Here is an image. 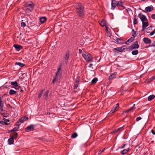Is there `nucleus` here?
I'll return each instance as SVG.
<instances>
[{
	"mask_svg": "<svg viewBox=\"0 0 155 155\" xmlns=\"http://www.w3.org/2000/svg\"><path fill=\"white\" fill-rule=\"evenodd\" d=\"M76 12L81 17L84 14V7L80 3H78L76 5Z\"/></svg>",
	"mask_w": 155,
	"mask_h": 155,
	"instance_id": "1",
	"label": "nucleus"
},
{
	"mask_svg": "<svg viewBox=\"0 0 155 155\" xmlns=\"http://www.w3.org/2000/svg\"><path fill=\"white\" fill-rule=\"evenodd\" d=\"M82 55L86 61L90 62L92 61L93 58L89 53L85 51L83 52Z\"/></svg>",
	"mask_w": 155,
	"mask_h": 155,
	"instance_id": "2",
	"label": "nucleus"
},
{
	"mask_svg": "<svg viewBox=\"0 0 155 155\" xmlns=\"http://www.w3.org/2000/svg\"><path fill=\"white\" fill-rule=\"evenodd\" d=\"M139 47V45L138 44V42L136 41L134 42L129 47V49L131 50L134 49H137Z\"/></svg>",
	"mask_w": 155,
	"mask_h": 155,
	"instance_id": "3",
	"label": "nucleus"
},
{
	"mask_svg": "<svg viewBox=\"0 0 155 155\" xmlns=\"http://www.w3.org/2000/svg\"><path fill=\"white\" fill-rule=\"evenodd\" d=\"M138 16L139 18L140 19L141 21L143 22H144L145 21H147L148 20L146 16L142 14L141 13H140L138 15Z\"/></svg>",
	"mask_w": 155,
	"mask_h": 155,
	"instance_id": "4",
	"label": "nucleus"
},
{
	"mask_svg": "<svg viewBox=\"0 0 155 155\" xmlns=\"http://www.w3.org/2000/svg\"><path fill=\"white\" fill-rule=\"evenodd\" d=\"M35 127L34 125L31 124L28 126L26 128H25V131L27 132H29L31 131H32L34 130Z\"/></svg>",
	"mask_w": 155,
	"mask_h": 155,
	"instance_id": "5",
	"label": "nucleus"
},
{
	"mask_svg": "<svg viewBox=\"0 0 155 155\" xmlns=\"http://www.w3.org/2000/svg\"><path fill=\"white\" fill-rule=\"evenodd\" d=\"M34 5L32 2H30L25 4V7H29L31 8L32 10L33 9Z\"/></svg>",
	"mask_w": 155,
	"mask_h": 155,
	"instance_id": "6",
	"label": "nucleus"
},
{
	"mask_svg": "<svg viewBox=\"0 0 155 155\" xmlns=\"http://www.w3.org/2000/svg\"><path fill=\"white\" fill-rule=\"evenodd\" d=\"M119 104L117 103L111 109L110 113H111L114 112L118 110V108L119 107Z\"/></svg>",
	"mask_w": 155,
	"mask_h": 155,
	"instance_id": "7",
	"label": "nucleus"
},
{
	"mask_svg": "<svg viewBox=\"0 0 155 155\" xmlns=\"http://www.w3.org/2000/svg\"><path fill=\"white\" fill-rule=\"evenodd\" d=\"M111 5V9L112 10H114L115 7L117 6V2L115 0H112Z\"/></svg>",
	"mask_w": 155,
	"mask_h": 155,
	"instance_id": "8",
	"label": "nucleus"
},
{
	"mask_svg": "<svg viewBox=\"0 0 155 155\" xmlns=\"http://www.w3.org/2000/svg\"><path fill=\"white\" fill-rule=\"evenodd\" d=\"M28 119V118L27 117L25 116L23 117L19 120V121L18 122V123H23L24 121L27 120Z\"/></svg>",
	"mask_w": 155,
	"mask_h": 155,
	"instance_id": "9",
	"label": "nucleus"
},
{
	"mask_svg": "<svg viewBox=\"0 0 155 155\" xmlns=\"http://www.w3.org/2000/svg\"><path fill=\"white\" fill-rule=\"evenodd\" d=\"M61 66H60V67L58 69V71L56 73L55 77H57L58 75H59L60 77H61L62 73V71H61Z\"/></svg>",
	"mask_w": 155,
	"mask_h": 155,
	"instance_id": "10",
	"label": "nucleus"
},
{
	"mask_svg": "<svg viewBox=\"0 0 155 155\" xmlns=\"http://www.w3.org/2000/svg\"><path fill=\"white\" fill-rule=\"evenodd\" d=\"M148 25V20L144 22H142V31H143L146 28Z\"/></svg>",
	"mask_w": 155,
	"mask_h": 155,
	"instance_id": "11",
	"label": "nucleus"
},
{
	"mask_svg": "<svg viewBox=\"0 0 155 155\" xmlns=\"http://www.w3.org/2000/svg\"><path fill=\"white\" fill-rule=\"evenodd\" d=\"M125 49L124 46H123L120 47H117V48H114V50L118 51L120 52H122L124 51Z\"/></svg>",
	"mask_w": 155,
	"mask_h": 155,
	"instance_id": "12",
	"label": "nucleus"
},
{
	"mask_svg": "<svg viewBox=\"0 0 155 155\" xmlns=\"http://www.w3.org/2000/svg\"><path fill=\"white\" fill-rule=\"evenodd\" d=\"M143 41L146 44H150L151 42L150 39L147 38H144L143 39Z\"/></svg>",
	"mask_w": 155,
	"mask_h": 155,
	"instance_id": "13",
	"label": "nucleus"
},
{
	"mask_svg": "<svg viewBox=\"0 0 155 155\" xmlns=\"http://www.w3.org/2000/svg\"><path fill=\"white\" fill-rule=\"evenodd\" d=\"M13 47L15 48L16 50L18 51H19L22 48V46L17 45H14Z\"/></svg>",
	"mask_w": 155,
	"mask_h": 155,
	"instance_id": "14",
	"label": "nucleus"
},
{
	"mask_svg": "<svg viewBox=\"0 0 155 155\" xmlns=\"http://www.w3.org/2000/svg\"><path fill=\"white\" fill-rule=\"evenodd\" d=\"M69 58V52L68 51L66 52V54L64 57V59L66 61H68Z\"/></svg>",
	"mask_w": 155,
	"mask_h": 155,
	"instance_id": "15",
	"label": "nucleus"
},
{
	"mask_svg": "<svg viewBox=\"0 0 155 155\" xmlns=\"http://www.w3.org/2000/svg\"><path fill=\"white\" fill-rule=\"evenodd\" d=\"M3 121H0V123L3 124L8 125V122H9V120L5 118L3 119Z\"/></svg>",
	"mask_w": 155,
	"mask_h": 155,
	"instance_id": "16",
	"label": "nucleus"
},
{
	"mask_svg": "<svg viewBox=\"0 0 155 155\" xmlns=\"http://www.w3.org/2000/svg\"><path fill=\"white\" fill-rule=\"evenodd\" d=\"M4 104L2 100V98L0 97V110L3 111V108Z\"/></svg>",
	"mask_w": 155,
	"mask_h": 155,
	"instance_id": "17",
	"label": "nucleus"
},
{
	"mask_svg": "<svg viewBox=\"0 0 155 155\" xmlns=\"http://www.w3.org/2000/svg\"><path fill=\"white\" fill-rule=\"evenodd\" d=\"M153 6H148L145 8V10L147 12H150L153 10Z\"/></svg>",
	"mask_w": 155,
	"mask_h": 155,
	"instance_id": "18",
	"label": "nucleus"
},
{
	"mask_svg": "<svg viewBox=\"0 0 155 155\" xmlns=\"http://www.w3.org/2000/svg\"><path fill=\"white\" fill-rule=\"evenodd\" d=\"M14 139L13 138V137H11L8 140V144L10 145L13 144L14 142Z\"/></svg>",
	"mask_w": 155,
	"mask_h": 155,
	"instance_id": "19",
	"label": "nucleus"
},
{
	"mask_svg": "<svg viewBox=\"0 0 155 155\" xmlns=\"http://www.w3.org/2000/svg\"><path fill=\"white\" fill-rule=\"evenodd\" d=\"M100 25L102 27H104L107 25L106 22V21L104 19L102 20L100 22Z\"/></svg>",
	"mask_w": 155,
	"mask_h": 155,
	"instance_id": "20",
	"label": "nucleus"
},
{
	"mask_svg": "<svg viewBox=\"0 0 155 155\" xmlns=\"http://www.w3.org/2000/svg\"><path fill=\"white\" fill-rule=\"evenodd\" d=\"M117 74V72H115L114 73L112 74L109 77V79L110 80L113 79L114 78H115V77L116 75Z\"/></svg>",
	"mask_w": 155,
	"mask_h": 155,
	"instance_id": "21",
	"label": "nucleus"
},
{
	"mask_svg": "<svg viewBox=\"0 0 155 155\" xmlns=\"http://www.w3.org/2000/svg\"><path fill=\"white\" fill-rule=\"evenodd\" d=\"M16 93V91L12 89H11L9 91V94L11 95L15 94Z\"/></svg>",
	"mask_w": 155,
	"mask_h": 155,
	"instance_id": "22",
	"label": "nucleus"
},
{
	"mask_svg": "<svg viewBox=\"0 0 155 155\" xmlns=\"http://www.w3.org/2000/svg\"><path fill=\"white\" fill-rule=\"evenodd\" d=\"M46 18L45 17H41L40 19V21L41 23H43L46 21Z\"/></svg>",
	"mask_w": 155,
	"mask_h": 155,
	"instance_id": "23",
	"label": "nucleus"
},
{
	"mask_svg": "<svg viewBox=\"0 0 155 155\" xmlns=\"http://www.w3.org/2000/svg\"><path fill=\"white\" fill-rule=\"evenodd\" d=\"M155 98V96L153 95L152 94L150 96H149L148 98V101H151L153 99Z\"/></svg>",
	"mask_w": 155,
	"mask_h": 155,
	"instance_id": "24",
	"label": "nucleus"
},
{
	"mask_svg": "<svg viewBox=\"0 0 155 155\" xmlns=\"http://www.w3.org/2000/svg\"><path fill=\"white\" fill-rule=\"evenodd\" d=\"M123 2L121 1L117 2V6L123 7L124 8V7L123 5Z\"/></svg>",
	"mask_w": 155,
	"mask_h": 155,
	"instance_id": "25",
	"label": "nucleus"
},
{
	"mask_svg": "<svg viewBox=\"0 0 155 155\" xmlns=\"http://www.w3.org/2000/svg\"><path fill=\"white\" fill-rule=\"evenodd\" d=\"M97 80L98 79L97 78H94L91 81V84H95L97 82Z\"/></svg>",
	"mask_w": 155,
	"mask_h": 155,
	"instance_id": "26",
	"label": "nucleus"
},
{
	"mask_svg": "<svg viewBox=\"0 0 155 155\" xmlns=\"http://www.w3.org/2000/svg\"><path fill=\"white\" fill-rule=\"evenodd\" d=\"M129 148H128L127 149H124L123 151H122L121 152V154L122 155H124L127 153V152L129 151Z\"/></svg>",
	"mask_w": 155,
	"mask_h": 155,
	"instance_id": "27",
	"label": "nucleus"
},
{
	"mask_svg": "<svg viewBox=\"0 0 155 155\" xmlns=\"http://www.w3.org/2000/svg\"><path fill=\"white\" fill-rule=\"evenodd\" d=\"M15 65H18L21 67H22L24 66L25 65V64L21 63L20 62H16L15 63Z\"/></svg>",
	"mask_w": 155,
	"mask_h": 155,
	"instance_id": "28",
	"label": "nucleus"
},
{
	"mask_svg": "<svg viewBox=\"0 0 155 155\" xmlns=\"http://www.w3.org/2000/svg\"><path fill=\"white\" fill-rule=\"evenodd\" d=\"M49 93V91L48 90L46 92H45L44 95L43 96L44 97H45V98L46 99L47 98V97L48 96V93Z\"/></svg>",
	"mask_w": 155,
	"mask_h": 155,
	"instance_id": "29",
	"label": "nucleus"
},
{
	"mask_svg": "<svg viewBox=\"0 0 155 155\" xmlns=\"http://www.w3.org/2000/svg\"><path fill=\"white\" fill-rule=\"evenodd\" d=\"M11 84L12 85L16 87L18 86V83L17 81L11 82Z\"/></svg>",
	"mask_w": 155,
	"mask_h": 155,
	"instance_id": "30",
	"label": "nucleus"
},
{
	"mask_svg": "<svg viewBox=\"0 0 155 155\" xmlns=\"http://www.w3.org/2000/svg\"><path fill=\"white\" fill-rule=\"evenodd\" d=\"M19 126L18 125L17 127H14L13 129L12 130L10 131L11 132H15L18 130L19 128Z\"/></svg>",
	"mask_w": 155,
	"mask_h": 155,
	"instance_id": "31",
	"label": "nucleus"
},
{
	"mask_svg": "<svg viewBox=\"0 0 155 155\" xmlns=\"http://www.w3.org/2000/svg\"><path fill=\"white\" fill-rule=\"evenodd\" d=\"M134 20L133 23L134 25H135L137 24V19L136 17V16H134Z\"/></svg>",
	"mask_w": 155,
	"mask_h": 155,
	"instance_id": "32",
	"label": "nucleus"
},
{
	"mask_svg": "<svg viewBox=\"0 0 155 155\" xmlns=\"http://www.w3.org/2000/svg\"><path fill=\"white\" fill-rule=\"evenodd\" d=\"M138 53V51L137 50L133 51L132 52V54L133 55H136Z\"/></svg>",
	"mask_w": 155,
	"mask_h": 155,
	"instance_id": "33",
	"label": "nucleus"
},
{
	"mask_svg": "<svg viewBox=\"0 0 155 155\" xmlns=\"http://www.w3.org/2000/svg\"><path fill=\"white\" fill-rule=\"evenodd\" d=\"M12 137H13V138L14 139H16L18 137V134L17 133H15L13 135L11 136Z\"/></svg>",
	"mask_w": 155,
	"mask_h": 155,
	"instance_id": "34",
	"label": "nucleus"
},
{
	"mask_svg": "<svg viewBox=\"0 0 155 155\" xmlns=\"http://www.w3.org/2000/svg\"><path fill=\"white\" fill-rule=\"evenodd\" d=\"M78 136V134L76 133H74L72 134L71 135L72 138H75Z\"/></svg>",
	"mask_w": 155,
	"mask_h": 155,
	"instance_id": "35",
	"label": "nucleus"
},
{
	"mask_svg": "<svg viewBox=\"0 0 155 155\" xmlns=\"http://www.w3.org/2000/svg\"><path fill=\"white\" fill-rule=\"evenodd\" d=\"M152 27V26H150L146 28V30L147 33H149V32L150 30H151Z\"/></svg>",
	"mask_w": 155,
	"mask_h": 155,
	"instance_id": "36",
	"label": "nucleus"
},
{
	"mask_svg": "<svg viewBox=\"0 0 155 155\" xmlns=\"http://www.w3.org/2000/svg\"><path fill=\"white\" fill-rule=\"evenodd\" d=\"M122 40L120 38H118L116 39V41L118 43H121V41Z\"/></svg>",
	"mask_w": 155,
	"mask_h": 155,
	"instance_id": "37",
	"label": "nucleus"
},
{
	"mask_svg": "<svg viewBox=\"0 0 155 155\" xmlns=\"http://www.w3.org/2000/svg\"><path fill=\"white\" fill-rule=\"evenodd\" d=\"M78 86V82L76 81L74 85V89H76Z\"/></svg>",
	"mask_w": 155,
	"mask_h": 155,
	"instance_id": "38",
	"label": "nucleus"
},
{
	"mask_svg": "<svg viewBox=\"0 0 155 155\" xmlns=\"http://www.w3.org/2000/svg\"><path fill=\"white\" fill-rule=\"evenodd\" d=\"M122 130V127H120V128H119L117 130H115L114 132H117L119 131H121Z\"/></svg>",
	"mask_w": 155,
	"mask_h": 155,
	"instance_id": "39",
	"label": "nucleus"
},
{
	"mask_svg": "<svg viewBox=\"0 0 155 155\" xmlns=\"http://www.w3.org/2000/svg\"><path fill=\"white\" fill-rule=\"evenodd\" d=\"M132 31L133 32H134V33L132 34V36H133L134 38L136 36V32L133 29L132 30Z\"/></svg>",
	"mask_w": 155,
	"mask_h": 155,
	"instance_id": "40",
	"label": "nucleus"
},
{
	"mask_svg": "<svg viewBox=\"0 0 155 155\" xmlns=\"http://www.w3.org/2000/svg\"><path fill=\"white\" fill-rule=\"evenodd\" d=\"M21 26L22 27H24L26 26V25L25 22H22L21 23Z\"/></svg>",
	"mask_w": 155,
	"mask_h": 155,
	"instance_id": "41",
	"label": "nucleus"
},
{
	"mask_svg": "<svg viewBox=\"0 0 155 155\" xmlns=\"http://www.w3.org/2000/svg\"><path fill=\"white\" fill-rule=\"evenodd\" d=\"M155 33V29L151 33H150V36L153 35Z\"/></svg>",
	"mask_w": 155,
	"mask_h": 155,
	"instance_id": "42",
	"label": "nucleus"
},
{
	"mask_svg": "<svg viewBox=\"0 0 155 155\" xmlns=\"http://www.w3.org/2000/svg\"><path fill=\"white\" fill-rule=\"evenodd\" d=\"M135 104H134L132 107H131L129 108V109L130 110V111H131V110H132L135 107Z\"/></svg>",
	"mask_w": 155,
	"mask_h": 155,
	"instance_id": "43",
	"label": "nucleus"
},
{
	"mask_svg": "<svg viewBox=\"0 0 155 155\" xmlns=\"http://www.w3.org/2000/svg\"><path fill=\"white\" fill-rule=\"evenodd\" d=\"M134 37H131L128 40L130 42H132L134 40Z\"/></svg>",
	"mask_w": 155,
	"mask_h": 155,
	"instance_id": "44",
	"label": "nucleus"
},
{
	"mask_svg": "<svg viewBox=\"0 0 155 155\" xmlns=\"http://www.w3.org/2000/svg\"><path fill=\"white\" fill-rule=\"evenodd\" d=\"M57 77H54V79L53 81H52V83H54L57 80Z\"/></svg>",
	"mask_w": 155,
	"mask_h": 155,
	"instance_id": "45",
	"label": "nucleus"
},
{
	"mask_svg": "<svg viewBox=\"0 0 155 155\" xmlns=\"http://www.w3.org/2000/svg\"><path fill=\"white\" fill-rule=\"evenodd\" d=\"M104 150V149H103L99 151L98 154H100L101 153L103 152Z\"/></svg>",
	"mask_w": 155,
	"mask_h": 155,
	"instance_id": "46",
	"label": "nucleus"
},
{
	"mask_svg": "<svg viewBox=\"0 0 155 155\" xmlns=\"http://www.w3.org/2000/svg\"><path fill=\"white\" fill-rule=\"evenodd\" d=\"M155 79V75L154 76L151 77L150 78V81H152L153 80H154Z\"/></svg>",
	"mask_w": 155,
	"mask_h": 155,
	"instance_id": "47",
	"label": "nucleus"
},
{
	"mask_svg": "<svg viewBox=\"0 0 155 155\" xmlns=\"http://www.w3.org/2000/svg\"><path fill=\"white\" fill-rule=\"evenodd\" d=\"M142 119V118L140 117H137L136 119V121H138L139 120H140Z\"/></svg>",
	"mask_w": 155,
	"mask_h": 155,
	"instance_id": "48",
	"label": "nucleus"
},
{
	"mask_svg": "<svg viewBox=\"0 0 155 155\" xmlns=\"http://www.w3.org/2000/svg\"><path fill=\"white\" fill-rule=\"evenodd\" d=\"M42 92H43V91H41V93L40 94L38 95V98H40L41 97V95H42Z\"/></svg>",
	"mask_w": 155,
	"mask_h": 155,
	"instance_id": "49",
	"label": "nucleus"
},
{
	"mask_svg": "<svg viewBox=\"0 0 155 155\" xmlns=\"http://www.w3.org/2000/svg\"><path fill=\"white\" fill-rule=\"evenodd\" d=\"M130 111V110L129 109H128L127 110H125L123 112H124V113H127V112H129Z\"/></svg>",
	"mask_w": 155,
	"mask_h": 155,
	"instance_id": "50",
	"label": "nucleus"
},
{
	"mask_svg": "<svg viewBox=\"0 0 155 155\" xmlns=\"http://www.w3.org/2000/svg\"><path fill=\"white\" fill-rule=\"evenodd\" d=\"M152 18L154 19H155V14H153L152 15Z\"/></svg>",
	"mask_w": 155,
	"mask_h": 155,
	"instance_id": "51",
	"label": "nucleus"
},
{
	"mask_svg": "<svg viewBox=\"0 0 155 155\" xmlns=\"http://www.w3.org/2000/svg\"><path fill=\"white\" fill-rule=\"evenodd\" d=\"M126 145V144H124L123 145L120 147V148L121 149L124 148Z\"/></svg>",
	"mask_w": 155,
	"mask_h": 155,
	"instance_id": "52",
	"label": "nucleus"
},
{
	"mask_svg": "<svg viewBox=\"0 0 155 155\" xmlns=\"http://www.w3.org/2000/svg\"><path fill=\"white\" fill-rule=\"evenodd\" d=\"M130 42L128 40L126 42H125V43L127 44V45H129V43H130Z\"/></svg>",
	"mask_w": 155,
	"mask_h": 155,
	"instance_id": "53",
	"label": "nucleus"
},
{
	"mask_svg": "<svg viewBox=\"0 0 155 155\" xmlns=\"http://www.w3.org/2000/svg\"><path fill=\"white\" fill-rule=\"evenodd\" d=\"M93 65V64L91 63L89 65L88 67L90 68H91L92 66Z\"/></svg>",
	"mask_w": 155,
	"mask_h": 155,
	"instance_id": "54",
	"label": "nucleus"
},
{
	"mask_svg": "<svg viewBox=\"0 0 155 155\" xmlns=\"http://www.w3.org/2000/svg\"><path fill=\"white\" fill-rule=\"evenodd\" d=\"M106 27V31H108V27L107 26V25H106V26H105Z\"/></svg>",
	"mask_w": 155,
	"mask_h": 155,
	"instance_id": "55",
	"label": "nucleus"
},
{
	"mask_svg": "<svg viewBox=\"0 0 155 155\" xmlns=\"http://www.w3.org/2000/svg\"><path fill=\"white\" fill-rule=\"evenodd\" d=\"M151 132L153 134V135H155V132L154 131L152 130H151Z\"/></svg>",
	"mask_w": 155,
	"mask_h": 155,
	"instance_id": "56",
	"label": "nucleus"
},
{
	"mask_svg": "<svg viewBox=\"0 0 155 155\" xmlns=\"http://www.w3.org/2000/svg\"><path fill=\"white\" fill-rule=\"evenodd\" d=\"M79 53H81L82 52V51L81 49H79Z\"/></svg>",
	"mask_w": 155,
	"mask_h": 155,
	"instance_id": "57",
	"label": "nucleus"
},
{
	"mask_svg": "<svg viewBox=\"0 0 155 155\" xmlns=\"http://www.w3.org/2000/svg\"><path fill=\"white\" fill-rule=\"evenodd\" d=\"M155 46V45H150V46H149L148 47H150V46Z\"/></svg>",
	"mask_w": 155,
	"mask_h": 155,
	"instance_id": "58",
	"label": "nucleus"
},
{
	"mask_svg": "<svg viewBox=\"0 0 155 155\" xmlns=\"http://www.w3.org/2000/svg\"><path fill=\"white\" fill-rule=\"evenodd\" d=\"M76 81H77V82H79V81L78 80H77Z\"/></svg>",
	"mask_w": 155,
	"mask_h": 155,
	"instance_id": "59",
	"label": "nucleus"
}]
</instances>
